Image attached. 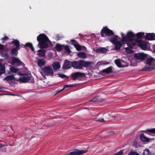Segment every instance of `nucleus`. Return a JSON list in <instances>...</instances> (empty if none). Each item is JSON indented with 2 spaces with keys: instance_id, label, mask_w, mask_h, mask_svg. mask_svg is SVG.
I'll return each instance as SVG.
<instances>
[{
  "instance_id": "1",
  "label": "nucleus",
  "mask_w": 155,
  "mask_h": 155,
  "mask_svg": "<svg viewBox=\"0 0 155 155\" xmlns=\"http://www.w3.org/2000/svg\"><path fill=\"white\" fill-rule=\"evenodd\" d=\"M101 34L102 37H105L107 36L108 40L110 42L115 39L116 40H115V41H118L117 40L118 36L114 35L113 31L107 27H103L101 31Z\"/></svg>"
},
{
  "instance_id": "2",
  "label": "nucleus",
  "mask_w": 155,
  "mask_h": 155,
  "mask_svg": "<svg viewBox=\"0 0 155 155\" xmlns=\"http://www.w3.org/2000/svg\"><path fill=\"white\" fill-rule=\"evenodd\" d=\"M37 40L38 42V45L41 48H47L48 47L47 42L50 41L47 36L44 34H41L37 37Z\"/></svg>"
},
{
  "instance_id": "3",
  "label": "nucleus",
  "mask_w": 155,
  "mask_h": 155,
  "mask_svg": "<svg viewBox=\"0 0 155 155\" xmlns=\"http://www.w3.org/2000/svg\"><path fill=\"white\" fill-rule=\"evenodd\" d=\"M91 64V62L85 61L83 60H80L78 61H73V68L74 69H83V67L88 68L90 66Z\"/></svg>"
},
{
  "instance_id": "4",
  "label": "nucleus",
  "mask_w": 155,
  "mask_h": 155,
  "mask_svg": "<svg viewBox=\"0 0 155 155\" xmlns=\"http://www.w3.org/2000/svg\"><path fill=\"white\" fill-rule=\"evenodd\" d=\"M121 35L122 38L121 42L123 44H126V42H130L134 41L135 35L131 31H128L126 36H124L122 32L121 33Z\"/></svg>"
},
{
  "instance_id": "5",
  "label": "nucleus",
  "mask_w": 155,
  "mask_h": 155,
  "mask_svg": "<svg viewBox=\"0 0 155 155\" xmlns=\"http://www.w3.org/2000/svg\"><path fill=\"white\" fill-rule=\"evenodd\" d=\"M147 64L152 67L146 66L142 69L143 71H150L153 70L154 68L153 67L155 66V60L153 58H148L146 63Z\"/></svg>"
},
{
  "instance_id": "6",
  "label": "nucleus",
  "mask_w": 155,
  "mask_h": 155,
  "mask_svg": "<svg viewBox=\"0 0 155 155\" xmlns=\"http://www.w3.org/2000/svg\"><path fill=\"white\" fill-rule=\"evenodd\" d=\"M42 70L45 74L47 76H53L54 75L52 68L50 66H47L43 67Z\"/></svg>"
},
{
  "instance_id": "7",
  "label": "nucleus",
  "mask_w": 155,
  "mask_h": 155,
  "mask_svg": "<svg viewBox=\"0 0 155 155\" xmlns=\"http://www.w3.org/2000/svg\"><path fill=\"white\" fill-rule=\"evenodd\" d=\"M23 77H20L18 80L22 83L29 82L32 78L31 74H25V75Z\"/></svg>"
},
{
  "instance_id": "8",
  "label": "nucleus",
  "mask_w": 155,
  "mask_h": 155,
  "mask_svg": "<svg viewBox=\"0 0 155 155\" xmlns=\"http://www.w3.org/2000/svg\"><path fill=\"white\" fill-rule=\"evenodd\" d=\"M85 76V74L80 72H76L71 74V77L73 80H75L79 78H83Z\"/></svg>"
},
{
  "instance_id": "9",
  "label": "nucleus",
  "mask_w": 155,
  "mask_h": 155,
  "mask_svg": "<svg viewBox=\"0 0 155 155\" xmlns=\"http://www.w3.org/2000/svg\"><path fill=\"white\" fill-rule=\"evenodd\" d=\"M87 151V150H76L74 151L70 152L66 155H81L86 153Z\"/></svg>"
},
{
  "instance_id": "10",
  "label": "nucleus",
  "mask_w": 155,
  "mask_h": 155,
  "mask_svg": "<svg viewBox=\"0 0 155 155\" xmlns=\"http://www.w3.org/2000/svg\"><path fill=\"white\" fill-rule=\"evenodd\" d=\"M114 41H112L111 42V43L113 44L114 45V49L115 50H120L121 46L122 45L123 43H121L119 41H115L116 39L114 40Z\"/></svg>"
},
{
  "instance_id": "11",
  "label": "nucleus",
  "mask_w": 155,
  "mask_h": 155,
  "mask_svg": "<svg viewBox=\"0 0 155 155\" xmlns=\"http://www.w3.org/2000/svg\"><path fill=\"white\" fill-rule=\"evenodd\" d=\"M134 56L136 59L141 60H144L147 57V55L143 53H135Z\"/></svg>"
},
{
  "instance_id": "12",
  "label": "nucleus",
  "mask_w": 155,
  "mask_h": 155,
  "mask_svg": "<svg viewBox=\"0 0 155 155\" xmlns=\"http://www.w3.org/2000/svg\"><path fill=\"white\" fill-rule=\"evenodd\" d=\"M12 63L11 64L12 65H14L16 63L17 64V66L19 65H21L23 64L24 65V64L18 58L13 57L12 58Z\"/></svg>"
},
{
  "instance_id": "13",
  "label": "nucleus",
  "mask_w": 155,
  "mask_h": 155,
  "mask_svg": "<svg viewBox=\"0 0 155 155\" xmlns=\"http://www.w3.org/2000/svg\"><path fill=\"white\" fill-rule=\"evenodd\" d=\"M71 67H73V61H70L67 60H66L64 62L63 68L67 69L71 68Z\"/></svg>"
},
{
  "instance_id": "14",
  "label": "nucleus",
  "mask_w": 155,
  "mask_h": 155,
  "mask_svg": "<svg viewBox=\"0 0 155 155\" xmlns=\"http://www.w3.org/2000/svg\"><path fill=\"white\" fill-rule=\"evenodd\" d=\"M112 68V66L109 67L106 69L102 70L101 72L102 73V74L103 73L107 74L111 73L113 72Z\"/></svg>"
},
{
  "instance_id": "15",
  "label": "nucleus",
  "mask_w": 155,
  "mask_h": 155,
  "mask_svg": "<svg viewBox=\"0 0 155 155\" xmlns=\"http://www.w3.org/2000/svg\"><path fill=\"white\" fill-rule=\"evenodd\" d=\"M155 35L154 33H148L146 34L145 39L148 40H154V37Z\"/></svg>"
},
{
  "instance_id": "16",
  "label": "nucleus",
  "mask_w": 155,
  "mask_h": 155,
  "mask_svg": "<svg viewBox=\"0 0 155 155\" xmlns=\"http://www.w3.org/2000/svg\"><path fill=\"white\" fill-rule=\"evenodd\" d=\"M12 43H13L16 46V48H18V49H20V42L17 39H13L12 41L9 44H11Z\"/></svg>"
},
{
  "instance_id": "17",
  "label": "nucleus",
  "mask_w": 155,
  "mask_h": 155,
  "mask_svg": "<svg viewBox=\"0 0 155 155\" xmlns=\"http://www.w3.org/2000/svg\"><path fill=\"white\" fill-rule=\"evenodd\" d=\"M79 84H70V85H68V84L65 85L64 86V87L63 89H61V90L58 91L57 92V93H59V92H61V91H62L66 88H67L68 87H78V86H79Z\"/></svg>"
},
{
  "instance_id": "18",
  "label": "nucleus",
  "mask_w": 155,
  "mask_h": 155,
  "mask_svg": "<svg viewBox=\"0 0 155 155\" xmlns=\"http://www.w3.org/2000/svg\"><path fill=\"white\" fill-rule=\"evenodd\" d=\"M19 50L18 49V48H12L11 51L10 52V54L12 55H17L18 53V50Z\"/></svg>"
},
{
  "instance_id": "19",
  "label": "nucleus",
  "mask_w": 155,
  "mask_h": 155,
  "mask_svg": "<svg viewBox=\"0 0 155 155\" xmlns=\"http://www.w3.org/2000/svg\"><path fill=\"white\" fill-rule=\"evenodd\" d=\"M46 52V51L44 50L39 49L38 51V55L40 58L44 57L45 55Z\"/></svg>"
},
{
  "instance_id": "20",
  "label": "nucleus",
  "mask_w": 155,
  "mask_h": 155,
  "mask_svg": "<svg viewBox=\"0 0 155 155\" xmlns=\"http://www.w3.org/2000/svg\"><path fill=\"white\" fill-rule=\"evenodd\" d=\"M140 139L143 142H148L150 141V139L146 137L143 134H140Z\"/></svg>"
},
{
  "instance_id": "21",
  "label": "nucleus",
  "mask_w": 155,
  "mask_h": 155,
  "mask_svg": "<svg viewBox=\"0 0 155 155\" xmlns=\"http://www.w3.org/2000/svg\"><path fill=\"white\" fill-rule=\"evenodd\" d=\"M38 64L39 67L44 66L45 64V61L44 58H41L38 61Z\"/></svg>"
},
{
  "instance_id": "22",
  "label": "nucleus",
  "mask_w": 155,
  "mask_h": 155,
  "mask_svg": "<svg viewBox=\"0 0 155 155\" xmlns=\"http://www.w3.org/2000/svg\"><path fill=\"white\" fill-rule=\"evenodd\" d=\"M107 51V49L105 48H98L96 49V52L101 53H106Z\"/></svg>"
},
{
  "instance_id": "23",
  "label": "nucleus",
  "mask_w": 155,
  "mask_h": 155,
  "mask_svg": "<svg viewBox=\"0 0 155 155\" xmlns=\"http://www.w3.org/2000/svg\"><path fill=\"white\" fill-rule=\"evenodd\" d=\"M22 45H23L22 44ZM23 45L25 47H29L32 51L35 52L34 48L32 44L31 43H27L25 45Z\"/></svg>"
},
{
  "instance_id": "24",
  "label": "nucleus",
  "mask_w": 155,
  "mask_h": 155,
  "mask_svg": "<svg viewBox=\"0 0 155 155\" xmlns=\"http://www.w3.org/2000/svg\"><path fill=\"white\" fill-rule=\"evenodd\" d=\"M8 50L7 49H4L1 52L2 56L3 57L8 58L9 55L8 54Z\"/></svg>"
},
{
  "instance_id": "25",
  "label": "nucleus",
  "mask_w": 155,
  "mask_h": 155,
  "mask_svg": "<svg viewBox=\"0 0 155 155\" xmlns=\"http://www.w3.org/2000/svg\"><path fill=\"white\" fill-rule=\"evenodd\" d=\"M78 56L79 58L83 59H84L87 57L86 53L84 52L78 53Z\"/></svg>"
},
{
  "instance_id": "26",
  "label": "nucleus",
  "mask_w": 155,
  "mask_h": 155,
  "mask_svg": "<svg viewBox=\"0 0 155 155\" xmlns=\"http://www.w3.org/2000/svg\"><path fill=\"white\" fill-rule=\"evenodd\" d=\"M54 69L56 70L60 68V63L59 62H55L53 65Z\"/></svg>"
},
{
  "instance_id": "27",
  "label": "nucleus",
  "mask_w": 155,
  "mask_h": 155,
  "mask_svg": "<svg viewBox=\"0 0 155 155\" xmlns=\"http://www.w3.org/2000/svg\"><path fill=\"white\" fill-rule=\"evenodd\" d=\"M63 47V45H62L59 44H57L55 46V48L58 51H61Z\"/></svg>"
},
{
  "instance_id": "28",
  "label": "nucleus",
  "mask_w": 155,
  "mask_h": 155,
  "mask_svg": "<svg viewBox=\"0 0 155 155\" xmlns=\"http://www.w3.org/2000/svg\"><path fill=\"white\" fill-rule=\"evenodd\" d=\"M127 46L131 49L133 48L135 46L136 44L135 42H133V41L130 42H127Z\"/></svg>"
},
{
  "instance_id": "29",
  "label": "nucleus",
  "mask_w": 155,
  "mask_h": 155,
  "mask_svg": "<svg viewBox=\"0 0 155 155\" xmlns=\"http://www.w3.org/2000/svg\"><path fill=\"white\" fill-rule=\"evenodd\" d=\"M138 46L140 47L143 50H146L147 48L146 44L143 42Z\"/></svg>"
},
{
  "instance_id": "30",
  "label": "nucleus",
  "mask_w": 155,
  "mask_h": 155,
  "mask_svg": "<svg viewBox=\"0 0 155 155\" xmlns=\"http://www.w3.org/2000/svg\"><path fill=\"white\" fill-rule=\"evenodd\" d=\"M114 63L119 68H121L122 67L121 63L120 61L118 59H116L114 61Z\"/></svg>"
},
{
  "instance_id": "31",
  "label": "nucleus",
  "mask_w": 155,
  "mask_h": 155,
  "mask_svg": "<svg viewBox=\"0 0 155 155\" xmlns=\"http://www.w3.org/2000/svg\"><path fill=\"white\" fill-rule=\"evenodd\" d=\"M14 77L13 75H9V76H6L4 78V79L6 80L7 81H10L14 79Z\"/></svg>"
},
{
  "instance_id": "32",
  "label": "nucleus",
  "mask_w": 155,
  "mask_h": 155,
  "mask_svg": "<svg viewBox=\"0 0 155 155\" xmlns=\"http://www.w3.org/2000/svg\"><path fill=\"white\" fill-rule=\"evenodd\" d=\"M19 70L18 69L16 68L13 67H11L10 68V71L12 73H16Z\"/></svg>"
},
{
  "instance_id": "33",
  "label": "nucleus",
  "mask_w": 155,
  "mask_h": 155,
  "mask_svg": "<svg viewBox=\"0 0 155 155\" xmlns=\"http://www.w3.org/2000/svg\"><path fill=\"white\" fill-rule=\"evenodd\" d=\"M130 48L129 47H127L125 48L124 49H125L127 53L128 54H131V53H133L134 51Z\"/></svg>"
},
{
  "instance_id": "34",
  "label": "nucleus",
  "mask_w": 155,
  "mask_h": 155,
  "mask_svg": "<svg viewBox=\"0 0 155 155\" xmlns=\"http://www.w3.org/2000/svg\"><path fill=\"white\" fill-rule=\"evenodd\" d=\"M5 66H2V67L0 68V75L5 73Z\"/></svg>"
},
{
  "instance_id": "35",
  "label": "nucleus",
  "mask_w": 155,
  "mask_h": 155,
  "mask_svg": "<svg viewBox=\"0 0 155 155\" xmlns=\"http://www.w3.org/2000/svg\"><path fill=\"white\" fill-rule=\"evenodd\" d=\"M144 33L143 32H140L137 34V37L138 38H140L143 37Z\"/></svg>"
},
{
  "instance_id": "36",
  "label": "nucleus",
  "mask_w": 155,
  "mask_h": 155,
  "mask_svg": "<svg viewBox=\"0 0 155 155\" xmlns=\"http://www.w3.org/2000/svg\"><path fill=\"white\" fill-rule=\"evenodd\" d=\"M64 49L67 52H68L69 53H71V51L69 46L67 45H64Z\"/></svg>"
},
{
  "instance_id": "37",
  "label": "nucleus",
  "mask_w": 155,
  "mask_h": 155,
  "mask_svg": "<svg viewBox=\"0 0 155 155\" xmlns=\"http://www.w3.org/2000/svg\"><path fill=\"white\" fill-rule=\"evenodd\" d=\"M70 42H71V44L72 45L74 46H76L77 45L78 43V42L75 39H72L70 40Z\"/></svg>"
},
{
  "instance_id": "38",
  "label": "nucleus",
  "mask_w": 155,
  "mask_h": 155,
  "mask_svg": "<svg viewBox=\"0 0 155 155\" xmlns=\"http://www.w3.org/2000/svg\"><path fill=\"white\" fill-rule=\"evenodd\" d=\"M0 148H1V150L3 152H6V148L5 147V145H2L0 143Z\"/></svg>"
},
{
  "instance_id": "39",
  "label": "nucleus",
  "mask_w": 155,
  "mask_h": 155,
  "mask_svg": "<svg viewBox=\"0 0 155 155\" xmlns=\"http://www.w3.org/2000/svg\"><path fill=\"white\" fill-rule=\"evenodd\" d=\"M147 132L155 134V128L148 129L145 131V133H147Z\"/></svg>"
},
{
  "instance_id": "40",
  "label": "nucleus",
  "mask_w": 155,
  "mask_h": 155,
  "mask_svg": "<svg viewBox=\"0 0 155 155\" xmlns=\"http://www.w3.org/2000/svg\"><path fill=\"white\" fill-rule=\"evenodd\" d=\"M124 150H120L119 151L115 153L114 154V155H122L124 153Z\"/></svg>"
},
{
  "instance_id": "41",
  "label": "nucleus",
  "mask_w": 155,
  "mask_h": 155,
  "mask_svg": "<svg viewBox=\"0 0 155 155\" xmlns=\"http://www.w3.org/2000/svg\"><path fill=\"white\" fill-rule=\"evenodd\" d=\"M77 51H79L81 50V46L78 43L74 47Z\"/></svg>"
},
{
  "instance_id": "42",
  "label": "nucleus",
  "mask_w": 155,
  "mask_h": 155,
  "mask_svg": "<svg viewBox=\"0 0 155 155\" xmlns=\"http://www.w3.org/2000/svg\"><path fill=\"white\" fill-rule=\"evenodd\" d=\"M58 76L59 77L62 78H68V76H67L66 75H65L64 74H58Z\"/></svg>"
},
{
  "instance_id": "43",
  "label": "nucleus",
  "mask_w": 155,
  "mask_h": 155,
  "mask_svg": "<svg viewBox=\"0 0 155 155\" xmlns=\"http://www.w3.org/2000/svg\"><path fill=\"white\" fill-rule=\"evenodd\" d=\"M140 38L136 39L135 40V42L138 43V46H139L143 41L139 39Z\"/></svg>"
},
{
  "instance_id": "44",
  "label": "nucleus",
  "mask_w": 155,
  "mask_h": 155,
  "mask_svg": "<svg viewBox=\"0 0 155 155\" xmlns=\"http://www.w3.org/2000/svg\"><path fill=\"white\" fill-rule=\"evenodd\" d=\"M128 155H139V154L138 153L136 152H130L128 154Z\"/></svg>"
},
{
  "instance_id": "45",
  "label": "nucleus",
  "mask_w": 155,
  "mask_h": 155,
  "mask_svg": "<svg viewBox=\"0 0 155 155\" xmlns=\"http://www.w3.org/2000/svg\"><path fill=\"white\" fill-rule=\"evenodd\" d=\"M96 121L101 123L105 121V120L103 118L97 119L96 120Z\"/></svg>"
},
{
  "instance_id": "46",
  "label": "nucleus",
  "mask_w": 155,
  "mask_h": 155,
  "mask_svg": "<svg viewBox=\"0 0 155 155\" xmlns=\"http://www.w3.org/2000/svg\"><path fill=\"white\" fill-rule=\"evenodd\" d=\"M97 101V98L96 97L94 98V99L92 100H91L89 101V102H96Z\"/></svg>"
},
{
  "instance_id": "47",
  "label": "nucleus",
  "mask_w": 155,
  "mask_h": 155,
  "mask_svg": "<svg viewBox=\"0 0 155 155\" xmlns=\"http://www.w3.org/2000/svg\"><path fill=\"white\" fill-rule=\"evenodd\" d=\"M148 155H153V154L151 153L148 149H147L145 151Z\"/></svg>"
},
{
  "instance_id": "48",
  "label": "nucleus",
  "mask_w": 155,
  "mask_h": 155,
  "mask_svg": "<svg viewBox=\"0 0 155 155\" xmlns=\"http://www.w3.org/2000/svg\"><path fill=\"white\" fill-rule=\"evenodd\" d=\"M18 72V75H19V76H24V75H25V73H21L20 72Z\"/></svg>"
},
{
  "instance_id": "49",
  "label": "nucleus",
  "mask_w": 155,
  "mask_h": 155,
  "mask_svg": "<svg viewBox=\"0 0 155 155\" xmlns=\"http://www.w3.org/2000/svg\"><path fill=\"white\" fill-rule=\"evenodd\" d=\"M4 45L0 44V50H3L4 49Z\"/></svg>"
},
{
  "instance_id": "50",
  "label": "nucleus",
  "mask_w": 155,
  "mask_h": 155,
  "mask_svg": "<svg viewBox=\"0 0 155 155\" xmlns=\"http://www.w3.org/2000/svg\"><path fill=\"white\" fill-rule=\"evenodd\" d=\"M8 39V38L7 36H4L3 38H2V40L5 41L7 40Z\"/></svg>"
},
{
  "instance_id": "51",
  "label": "nucleus",
  "mask_w": 155,
  "mask_h": 155,
  "mask_svg": "<svg viewBox=\"0 0 155 155\" xmlns=\"http://www.w3.org/2000/svg\"><path fill=\"white\" fill-rule=\"evenodd\" d=\"M11 95L13 96H18L19 95L17 94H11Z\"/></svg>"
},
{
  "instance_id": "52",
  "label": "nucleus",
  "mask_w": 155,
  "mask_h": 155,
  "mask_svg": "<svg viewBox=\"0 0 155 155\" xmlns=\"http://www.w3.org/2000/svg\"><path fill=\"white\" fill-rule=\"evenodd\" d=\"M109 63V62H105V63H104V64H107Z\"/></svg>"
},
{
  "instance_id": "53",
  "label": "nucleus",
  "mask_w": 155,
  "mask_h": 155,
  "mask_svg": "<svg viewBox=\"0 0 155 155\" xmlns=\"http://www.w3.org/2000/svg\"><path fill=\"white\" fill-rule=\"evenodd\" d=\"M2 66H4V65L0 63V68L2 67Z\"/></svg>"
},
{
  "instance_id": "54",
  "label": "nucleus",
  "mask_w": 155,
  "mask_h": 155,
  "mask_svg": "<svg viewBox=\"0 0 155 155\" xmlns=\"http://www.w3.org/2000/svg\"><path fill=\"white\" fill-rule=\"evenodd\" d=\"M153 52L155 53V49H154V50L153 51Z\"/></svg>"
},
{
  "instance_id": "55",
  "label": "nucleus",
  "mask_w": 155,
  "mask_h": 155,
  "mask_svg": "<svg viewBox=\"0 0 155 155\" xmlns=\"http://www.w3.org/2000/svg\"><path fill=\"white\" fill-rule=\"evenodd\" d=\"M106 115L105 114H104V116H105Z\"/></svg>"
},
{
  "instance_id": "56",
  "label": "nucleus",
  "mask_w": 155,
  "mask_h": 155,
  "mask_svg": "<svg viewBox=\"0 0 155 155\" xmlns=\"http://www.w3.org/2000/svg\"><path fill=\"white\" fill-rule=\"evenodd\" d=\"M79 35H81V34H79Z\"/></svg>"
}]
</instances>
